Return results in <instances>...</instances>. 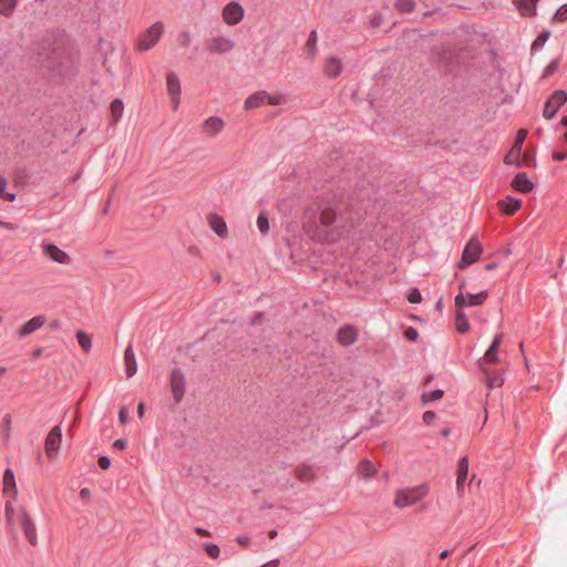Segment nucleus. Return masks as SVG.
<instances>
[{
	"mask_svg": "<svg viewBox=\"0 0 567 567\" xmlns=\"http://www.w3.org/2000/svg\"><path fill=\"white\" fill-rule=\"evenodd\" d=\"M427 493L429 487L425 484L402 488L398 491L394 504L396 507H408L422 499Z\"/></svg>",
	"mask_w": 567,
	"mask_h": 567,
	"instance_id": "nucleus-1",
	"label": "nucleus"
},
{
	"mask_svg": "<svg viewBox=\"0 0 567 567\" xmlns=\"http://www.w3.org/2000/svg\"><path fill=\"white\" fill-rule=\"evenodd\" d=\"M164 32V24L161 21L153 23L146 29L137 41V49L140 51H148L157 44Z\"/></svg>",
	"mask_w": 567,
	"mask_h": 567,
	"instance_id": "nucleus-2",
	"label": "nucleus"
},
{
	"mask_svg": "<svg viewBox=\"0 0 567 567\" xmlns=\"http://www.w3.org/2000/svg\"><path fill=\"white\" fill-rule=\"evenodd\" d=\"M481 254H482L481 243L477 240L476 237H472L467 241V244L462 252V257L458 262V268L464 269V268L468 267L470 265L474 264L480 258Z\"/></svg>",
	"mask_w": 567,
	"mask_h": 567,
	"instance_id": "nucleus-3",
	"label": "nucleus"
},
{
	"mask_svg": "<svg viewBox=\"0 0 567 567\" xmlns=\"http://www.w3.org/2000/svg\"><path fill=\"white\" fill-rule=\"evenodd\" d=\"M567 101V93L563 90L554 92L546 101L543 115L546 118H553L559 107Z\"/></svg>",
	"mask_w": 567,
	"mask_h": 567,
	"instance_id": "nucleus-4",
	"label": "nucleus"
},
{
	"mask_svg": "<svg viewBox=\"0 0 567 567\" xmlns=\"http://www.w3.org/2000/svg\"><path fill=\"white\" fill-rule=\"evenodd\" d=\"M487 298V291L482 290L477 293H468L464 295L463 292H460L455 296L454 303L455 308H466V307H475L481 306L485 302Z\"/></svg>",
	"mask_w": 567,
	"mask_h": 567,
	"instance_id": "nucleus-5",
	"label": "nucleus"
},
{
	"mask_svg": "<svg viewBox=\"0 0 567 567\" xmlns=\"http://www.w3.org/2000/svg\"><path fill=\"white\" fill-rule=\"evenodd\" d=\"M167 93L169 95L172 107L176 111L179 106L181 82L174 72H169L166 76Z\"/></svg>",
	"mask_w": 567,
	"mask_h": 567,
	"instance_id": "nucleus-6",
	"label": "nucleus"
},
{
	"mask_svg": "<svg viewBox=\"0 0 567 567\" xmlns=\"http://www.w3.org/2000/svg\"><path fill=\"white\" fill-rule=\"evenodd\" d=\"M234 47V41L226 37H214L207 41V50L215 54L228 53Z\"/></svg>",
	"mask_w": 567,
	"mask_h": 567,
	"instance_id": "nucleus-7",
	"label": "nucleus"
},
{
	"mask_svg": "<svg viewBox=\"0 0 567 567\" xmlns=\"http://www.w3.org/2000/svg\"><path fill=\"white\" fill-rule=\"evenodd\" d=\"M171 386L175 402L179 403L184 396L186 386L185 377L179 369H174L171 372Z\"/></svg>",
	"mask_w": 567,
	"mask_h": 567,
	"instance_id": "nucleus-8",
	"label": "nucleus"
},
{
	"mask_svg": "<svg viewBox=\"0 0 567 567\" xmlns=\"http://www.w3.org/2000/svg\"><path fill=\"white\" fill-rule=\"evenodd\" d=\"M244 18V8L235 1L227 3L223 10V19L229 25L239 23Z\"/></svg>",
	"mask_w": 567,
	"mask_h": 567,
	"instance_id": "nucleus-9",
	"label": "nucleus"
},
{
	"mask_svg": "<svg viewBox=\"0 0 567 567\" xmlns=\"http://www.w3.org/2000/svg\"><path fill=\"white\" fill-rule=\"evenodd\" d=\"M62 441V429L60 425H55L49 432L45 439V452L49 457H53L60 449Z\"/></svg>",
	"mask_w": 567,
	"mask_h": 567,
	"instance_id": "nucleus-10",
	"label": "nucleus"
},
{
	"mask_svg": "<svg viewBox=\"0 0 567 567\" xmlns=\"http://www.w3.org/2000/svg\"><path fill=\"white\" fill-rule=\"evenodd\" d=\"M225 127V122L221 117L209 116L202 125L203 133L208 137L217 136Z\"/></svg>",
	"mask_w": 567,
	"mask_h": 567,
	"instance_id": "nucleus-11",
	"label": "nucleus"
},
{
	"mask_svg": "<svg viewBox=\"0 0 567 567\" xmlns=\"http://www.w3.org/2000/svg\"><path fill=\"white\" fill-rule=\"evenodd\" d=\"M42 252L45 257H48L49 259L56 264H66L69 261V256L66 255V252L60 249L54 244L43 243Z\"/></svg>",
	"mask_w": 567,
	"mask_h": 567,
	"instance_id": "nucleus-12",
	"label": "nucleus"
},
{
	"mask_svg": "<svg viewBox=\"0 0 567 567\" xmlns=\"http://www.w3.org/2000/svg\"><path fill=\"white\" fill-rule=\"evenodd\" d=\"M21 528L29 543L35 546L38 544L35 525L24 509L21 513Z\"/></svg>",
	"mask_w": 567,
	"mask_h": 567,
	"instance_id": "nucleus-13",
	"label": "nucleus"
},
{
	"mask_svg": "<svg viewBox=\"0 0 567 567\" xmlns=\"http://www.w3.org/2000/svg\"><path fill=\"white\" fill-rule=\"evenodd\" d=\"M337 340L344 347L353 344L358 340L357 328L351 324L340 327L337 332Z\"/></svg>",
	"mask_w": 567,
	"mask_h": 567,
	"instance_id": "nucleus-14",
	"label": "nucleus"
},
{
	"mask_svg": "<svg viewBox=\"0 0 567 567\" xmlns=\"http://www.w3.org/2000/svg\"><path fill=\"white\" fill-rule=\"evenodd\" d=\"M47 319L44 316H35L28 320L23 326L20 327L18 330L19 338H25L40 329L44 323Z\"/></svg>",
	"mask_w": 567,
	"mask_h": 567,
	"instance_id": "nucleus-15",
	"label": "nucleus"
},
{
	"mask_svg": "<svg viewBox=\"0 0 567 567\" xmlns=\"http://www.w3.org/2000/svg\"><path fill=\"white\" fill-rule=\"evenodd\" d=\"M457 477H456V488L458 494H463L464 492V483L468 475V457L463 456L460 458L457 464Z\"/></svg>",
	"mask_w": 567,
	"mask_h": 567,
	"instance_id": "nucleus-16",
	"label": "nucleus"
},
{
	"mask_svg": "<svg viewBox=\"0 0 567 567\" xmlns=\"http://www.w3.org/2000/svg\"><path fill=\"white\" fill-rule=\"evenodd\" d=\"M124 364L126 377L130 379L137 371L136 358L132 346H128L124 351Z\"/></svg>",
	"mask_w": 567,
	"mask_h": 567,
	"instance_id": "nucleus-17",
	"label": "nucleus"
},
{
	"mask_svg": "<svg viewBox=\"0 0 567 567\" xmlns=\"http://www.w3.org/2000/svg\"><path fill=\"white\" fill-rule=\"evenodd\" d=\"M502 340H503V334L502 333H497L494 337L492 344L488 347V349L486 350V352L484 354V358L482 359L483 361H485L487 363H496V362H498L499 359H498V355H497V349L501 346Z\"/></svg>",
	"mask_w": 567,
	"mask_h": 567,
	"instance_id": "nucleus-18",
	"label": "nucleus"
},
{
	"mask_svg": "<svg viewBox=\"0 0 567 567\" xmlns=\"http://www.w3.org/2000/svg\"><path fill=\"white\" fill-rule=\"evenodd\" d=\"M266 99H268V93L266 91L255 92L246 99L245 109L252 110L260 107L266 104Z\"/></svg>",
	"mask_w": 567,
	"mask_h": 567,
	"instance_id": "nucleus-19",
	"label": "nucleus"
},
{
	"mask_svg": "<svg viewBox=\"0 0 567 567\" xmlns=\"http://www.w3.org/2000/svg\"><path fill=\"white\" fill-rule=\"evenodd\" d=\"M343 69L342 62L337 56H330L324 63V73L329 78H337L341 74Z\"/></svg>",
	"mask_w": 567,
	"mask_h": 567,
	"instance_id": "nucleus-20",
	"label": "nucleus"
},
{
	"mask_svg": "<svg viewBox=\"0 0 567 567\" xmlns=\"http://www.w3.org/2000/svg\"><path fill=\"white\" fill-rule=\"evenodd\" d=\"M512 186L522 193H528L533 189V183L528 179L526 173L516 174L513 178Z\"/></svg>",
	"mask_w": 567,
	"mask_h": 567,
	"instance_id": "nucleus-21",
	"label": "nucleus"
},
{
	"mask_svg": "<svg viewBox=\"0 0 567 567\" xmlns=\"http://www.w3.org/2000/svg\"><path fill=\"white\" fill-rule=\"evenodd\" d=\"M209 226L214 230L216 235L219 237H226L227 235V225L225 220L218 215H210L208 218Z\"/></svg>",
	"mask_w": 567,
	"mask_h": 567,
	"instance_id": "nucleus-22",
	"label": "nucleus"
},
{
	"mask_svg": "<svg viewBox=\"0 0 567 567\" xmlns=\"http://www.w3.org/2000/svg\"><path fill=\"white\" fill-rule=\"evenodd\" d=\"M455 328L458 333L464 334L470 330V322L464 312V309L456 308L455 312Z\"/></svg>",
	"mask_w": 567,
	"mask_h": 567,
	"instance_id": "nucleus-23",
	"label": "nucleus"
},
{
	"mask_svg": "<svg viewBox=\"0 0 567 567\" xmlns=\"http://www.w3.org/2000/svg\"><path fill=\"white\" fill-rule=\"evenodd\" d=\"M499 205L503 213L506 215H513L520 208L522 202L517 198L507 196L499 203Z\"/></svg>",
	"mask_w": 567,
	"mask_h": 567,
	"instance_id": "nucleus-24",
	"label": "nucleus"
},
{
	"mask_svg": "<svg viewBox=\"0 0 567 567\" xmlns=\"http://www.w3.org/2000/svg\"><path fill=\"white\" fill-rule=\"evenodd\" d=\"M12 417L10 413H6L0 421V436L4 444L9 442L11 435Z\"/></svg>",
	"mask_w": 567,
	"mask_h": 567,
	"instance_id": "nucleus-25",
	"label": "nucleus"
},
{
	"mask_svg": "<svg viewBox=\"0 0 567 567\" xmlns=\"http://www.w3.org/2000/svg\"><path fill=\"white\" fill-rule=\"evenodd\" d=\"M336 218H337L336 207L328 206L324 209H322V212L320 214V224L326 227L331 226L336 221Z\"/></svg>",
	"mask_w": 567,
	"mask_h": 567,
	"instance_id": "nucleus-26",
	"label": "nucleus"
},
{
	"mask_svg": "<svg viewBox=\"0 0 567 567\" xmlns=\"http://www.w3.org/2000/svg\"><path fill=\"white\" fill-rule=\"evenodd\" d=\"M297 477L300 482L308 483L315 477V470L310 465H301L296 470Z\"/></svg>",
	"mask_w": 567,
	"mask_h": 567,
	"instance_id": "nucleus-27",
	"label": "nucleus"
},
{
	"mask_svg": "<svg viewBox=\"0 0 567 567\" xmlns=\"http://www.w3.org/2000/svg\"><path fill=\"white\" fill-rule=\"evenodd\" d=\"M539 0H519V11L525 17H533L536 13V4Z\"/></svg>",
	"mask_w": 567,
	"mask_h": 567,
	"instance_id": "nucleus-28",
	"label": "nucleus"
},
{
	"mask_svg": "<svg viewBox=\"0 0 567 567\" xmlns=\"http://www.w3.org/2000/svg\"><path fill=\"white\" fill-rule=\"evenodd\" d=\"M374 464L369 460H363L359 464V474L364 478H370L375 474Z\"/></svg>",
	"mask_w": 567,
	"mask_h": 567,
	"instance_id": "nucleus-29",
	"label": "nucleus"
},
{
	"mask_svg": "<svg viewBox=\"0 0 567 567\" xmlns=\"http://www.w3.org/2000/svg\"><path fill=\"white\" fill-rule=\"evenodd\" d=\"M549 37L550 32L548 30H543L533 41L530 47L532 52H538L539 50H542L545 43L548 41Z\"/></svg>",
	"mask_w": 567,
	"mask_h": 567,
	"instance_id": "nucleus-30",
	"label": "nucleus"
},
{
	"mask_svg": "<svg viewBox=\"0 0 567 567\" xmlns=\"http://www.w3.org/2000/svg\"><path fill=\"white\" fill-rule=\"evenodd\" d=\"M19 0H0V16L10 17L17 8Z\"/></svg>",
	"mask_w": 567,
	"mask_h": 567,
	"instance_id": "nucleus-31",
	"label": "nucleus"
},
{
	"mask_svg": "<svg viewBox=\"0 0 567 567\" xmlns=\"http://www.w3.org/2000/svg\"><path fill=\"white\" fill-rule=\"evenodd\" d=\"M75 337L82 350L89 352L92 348V341L90 336L86 334L84 331H78Z\"/></svg>",
	"mask_w": 567,
	"mask_h": 567,
	"instance_id": "nucleus-32",
	"label": "nucleus"
},
{
	"mask_svg": "<svg viewBox=\"0 0 567 567\" xmlns=\"http://www.w3.org/2000/svg\"><path fill=\"white\" fill-rule=\"evenodd\" d=\"M123 110H124V104L121 99H114L111 102V114L115 121H117L122 116Z\"/></svg>",
	"mask_w": 567,
	"mask_h": 567,
	"instance_id": "nucleus-33",
	"label": "nucleus"
},
{
	"mask_svg": "<svg viewBox=\"0 0 567 567\" xmlns=\"http://www.w3.org/2000/svg\"><path fill=\"white\" fill-rule=\"evenodd\" d=\"M257 227L261 234H267L269 230V220L266 212L259 213L257 217Z\"/></svg>",
	"mask_w": 567,
	"mask_h": 567,
	"instance_id": "nucleus-34",
	"label": "nucleus"
},
{
	"mask_svg": "<svg viewBox=\"0 0 567 567\" xmlns=\"http://www.w3.org/2000/svg\"><path fill=\"white\" fill-rule=\"evenodd\" d=\"M395 8L400 12L409 13L414 10L415 2H414V0H396Z\"/></svg>",
	"mask_w": 567,
	"mask_h": 567,
	"instance_id": "nucleus-35",
	"label": "nucleus"
},
{
	"mask_svg": "<svg viewBox=\"0 0 567 567\" xmlns=\"http://www.w3.org/2000/svg\"><path fill=\"white\" fill-rule=\"evenodd\" d=\"M443 391L442 390H433V391H430V392H424L422 394V402L424 404H427L432 401H436V400H440L442 396H443Z\"/></svg>",
	"mask_w": 567,
	"mask_h": 567,
	"instance_id": "nucleus-36",
	"label": "nucleus"
},
{
	"mask_svg": "<svg viewBox=\"0 0 567 567\" xmlns=\"http://www.w3.org/2000/svg\"><path fill=\"white\" fill-rule=\"evenodd\" d=\"M3 486L4 491L13 488L16 486L14 474L11 468H7L3 473Z\"/></svg>",
	"mask_w": 567,
	"mask_h": 567,
	"instance_id": "nucleus-37",
	"label": "nucleus"
},
{
	"mask_svg": "<svg viewBox=\"0 0 567 567\" xmlns=\"http://www.w3.org/2000/svg\"><path fill=\"white\" fill-rule=\"evenodd\" d=\"M204 548L208 557L214 559L218 558L220 550L216 544L207 543L205 544Z\"/></svg>",
	"mask_w": 567,
	"mask_h": 567,
	"instance_id": "nucleus-38",
	"label": "nucleus"
},
{
	"mask_svg": "<svg viewBox=\"0 0 567 567\" xmlns=\"http://www.w3.org/2000/svg\"><path fill=\"white\" fill-rule=\"evenodd\" d=\"M554 21L563 22L567 20V3L560 6L553 17Z\"/></svg>",
	"mask_w": 567,
	"mask_h": 567,
	"instance_id": "nucleus-39",
	"label": "nucleus"
},
{
	"mask_svg": "<svg viewBox=\"0 0 567 567\" xmlns=\"http://www.w3.org/2000/svg\"><path fill=\"white\" fill-rule=\"evenodd\" d=\"M285 102H286V97L284 96V94H276V95L268 94V99H266V104H269V105H281Z\"/></svg>",
	"mask_w": 567,
	"mask_h": 567,
	"instance_id": "nucleus-40",
	"label": "nucleus"
},
{
	"mask_svg": "<svg viewBox=\"0 0 567 567\" xmlns=\"http://www.w3.org/2000/svg\"><path fill=\"white\" fill-rule=\"evenodd\" d=\"M408 300L411 303H420L422 301L421 292L417 288H411L408 293Z\"/></svg>",
	"mask_w": 567,
	"mask_h": 567,
	"instance_id": "nucleus-41",
	"label": "nucleus"
},
{
	"mask_svg": "<svg viewBox=\"0 0 567 567\" xmlns=\"http://www.w3.org/2000/svg\"><path fill=\"white\" fill-rule=\"evenodd\" d=\"M559 66L558 60H553L544 70L543 78H549L551 74H554Z\"/></svg>",
	"mask_w": 567,
	"mask_h": 567,
	"instance_id": "nucleus-42",
	"label": "nucleus"
},
{
	"mask_svg": "<svg viewBox=\"0 0 567 567\" xmlns=\"http://www.w3.org/2000/svg\"><path fill=\"white\" fill-rule=\"evenodd\" d=\"M177 41L182 47H188L192 42V37L188 31H183L178 34Z\"/></svg>",
	"mask_w": 567,
	"mask_h": 567,
	"instance_id": "nucleus-43",
	"label": "nucleus"
},
{
	"mask_svg": "<svg viewBox=\"0 0 567 567\" xmlns=\"http://www.w3.org/2000/svg\"><path fill=\"white\" fill-rule=\"evenodd\" d=\"M486 374H488V373L486 372ZM502 384H503V379L501 377L494 375L492 378V377L487 375V386L489 389L495 388V386H501Z\"/></svg>",
	"mask_w": 567,
	"mask_h": 567,
	"instance_id": "nucleus-44",
	"label": "nucleus"
},
{
	"mask_svg": "<svg viewBox=\"0 0 567 567\" xmlns=\"http://www.w3.org/2000/svg\"><path fill=\"white\" fill-rule=\"evenodd\" d=\"M526 135H527V131L526 130L522 128V130H519L517 132V136L515 138V147H519L520 148V146L524 143V140H525Z\"/></svg>",
	"mask_w": 567,
	"mask_h": 567,
	"instance_id": "nucleus-45",
	"label": "nucleus"
},
{
	"mask_svg": "<svg viewBox=\"0 0 567 567\" xmlns=\"http://www.w3.org/2000/svg\"><path fill=\"white\" fill-rule=\"evenodd\" d=\"M317 41H318V37H317V31L316 30H312L309 34V38H308V41H307V45L308 48L311 50V49H315L316 45H317Z\"/></svg>",
	"mask_w": 567,
	"mask_h": 567,
	"instance_id": "nucleus-46",
	"label": "nucleus"
},
{
	"mask_svg": "<svg viewBox=\"0 0 567 567\" xmlns=\"http://www.w3.org/2000/svg\"><path fill=\"white\" fill-rule=\"evenodd\" d=\"M97 464L102 470H107L111 466V458L106 455H102L99 457Z\"/></svg>",
	"mask_w": 567,
	"mask_h": 567,
	"instance_id": "nucleus-47",
	"label": "nucleus"
},
{
	"mask_svg": "<svg viewBox=\"0 0 567 567\" xmlns=\"http://www.w3.org/2000/svg\"><path fill=\"white\" fill-rule=\"evenodd\" d=\"M404 336L408 340L410 341H415L417 339V331L416 329L412 328V327H409L408 329H405L404 331Z\"/></svg>",
	"mask_w": 567,
	"mask_h": 567,
	"instance_id": "nucleus-48",
	"label": "nucleus"
},
{
	"mask_svg": "<svg viewBox=\"0 0 567 567\" xmlns=\"http://www.w3.org/2000/svg\"><path fill=\"white\" fill-rule=\"evenodd\" d=\"M436 415L433 411H426L423 413V422L431 424L435 420Z\"/></svg>",
	"mask_w": 567,
	"mask_h": 567,
	"instance_id": "nucleus-49",
	"label": "nucleus"
},
{
	"mask_svg": "<svg viewBox=\"0 0 567 567\" xmlns=\"http://www.w3.org/2000/svg\"><path fill=\"white\" fill-rule=\"evenodd\" d=\"M127 443L123 439H117L113 442V447L116 450H124L126 447Z\"/></svg>",
	"mask_w": 567,
	"mask_h": 567,
	"instance_id": "nucleus-50",
	"label": "nucleus"
},
{
	"mask_svg": "<svg viewBox=\"0 0 567 567\" xmlns=\"http://www.w3.org/2000/svg\"><path fill=\"white\" fill-rule=\"evenodd\" d=\"M553 158L557 162H563L567 159V152H555Z\"/></svg>",
	"mask_w": 567,
	"mask_h": 567,
	"instance_id": "nucleus-51",
	"label": "nucleus"
},
{
	"mask_svg": "<svg viewBox=\"0 0 567 567\" xmlns=\"http://www.w3.org/2000/svg\"><path fill=\"white\" fill-rule=\"evenodd\" d=\"M80 497H81L82 499L89 501V499H90V497H91V492H90V489H89V488H86V487L82 488V489L80 491Z\"/></svg>",
	"mask_w": 567,
	"mask_h": 567,
	"instance_id": "nucleus-52",
	"label": "nucleus"
},
{
	"mask_svg": "<svg viewBox=\"0 0 567 567\" xmlns=\"http://www.w3.org/2000/svg\"><path fill=\"white\" fill-rule=\"evenodd\" d=\"M118 420L122 424H125L127 422V413L124 408L120 410Z\"/></svg>",
	"mask_w": 567,
	"mask_h": 567,
	"instance_id": "nucleus-53",
	"label": "nucleus"
},
{
	"mask_svg": "<svg viewBox=\"0 0 567 567\" xmlns=\"http://www.w3.org/2000/svg\"><path fill=\"white\" fill-rule=\"evenodd\" d=\"M262 318H264V313H261V312L256 313V315L252 317V319H251V324H254V326H255V324L260 323V322H261V320H262Z\"/></svg>",
	"mask_w": 567,
	"mask_h": 567,
	"instance_id": "nucleus-54",
	"label": "nucleus"
},
{
	"mask_svg": "<svg viewBox=\"0 0 567 567\" xmlns=\"http://www.w3.org/2000/svg\"><path fill=\"white\" fill-rule=\"evenodd\" d=\"M195 532L199 536H209L210 535V533L207 529L202 528V527H196Z\"/></svg>",
	"mask_w": 567,
	"mask_h": 567,
	"instance_id": "nucleus-55",
	"label": "nucleus"
},
{
	"mask_svg": "<svg viewBox=\"0 0 567 567\" xmlns=\"http://www.w3.org/2000/svg\"><path fill=\"white\" fill-rule=\"evenodd\" d=\"M7 188V181L0 176V195L4 194Z\"/></svg>",
	"mask_w": 567,
	"mask_h": 567,
	"instance_id": "nucleus-56",
	"label": "nucleus"
},
{
	"mask_svg": "<svg viewBox=\"0 0 567 567\" xmlns=\"http://www.w3.org/2000/svg\"><path fill=\"white\" fill-rule=\"evenodd\" d=\"M278 564H279V560L278 559H272L266 564H264L262 566L260 567H278Z\"/></svg>",
	"mask_w": 567,
	"mask_h": 567,
	"instance_id": "nucleus-57",
	"label": "nucleus"
},
{
	"mask_svg": "<svg viewBox=\"0 0 567 567\" xmlns=\"http://www.w3.org/2000/svg\"><path fill=\"white\" fill-rule=\"evenodd\" d=\"M0 227H3V228L9 229V230L14 229V226L12 224L7 223V221H2V220H0Z\"/></svg>",
	"mask_w": 567,
	"mask_h": 567,
	"instance_id": "nucleus-58",
	"label": "nucleus"
},
{
	"mask_svg": "<svg viewBox=\"0 0 567 567\" xmlns=\"http://www.w3.org/2000/svg\"><path fill=\"white\" fill-rule=\"evenodd\" d=\"M237 542L240 544V545H247L249 543V538L247 536H239L237 538Z\"/></svg>",
	"mask_w": 567,
	"mask_h": 567,
	"instance_id": "nucleus-59",
	"label": "nucleus"
},
{
	"mask_svg": "<svg viewBox=\"0 0 567 567\" xmlns=\"http://www.w3.org/2000/svg\"><path fill=\"white\" fill-rule=\"evenodd\" d=\"M137 414L140 417H143L144 415V404L143 403H140L138 406H137Z\"/></svg>",
	"mask_w": 567,
	"mask_h": 567,
	"instance_id": "nucleus-60",
	"label": "nucleus"
},
{
	"mask_svg": "<svg viewBox=\"0 0 567 567\" xmlns=\"http://www.w3.org/2000/svg\"><path fill=\"white\" fill-rule=\"evenodd\" d=\"M450 555V550L449 549H444L440 553V558L441 559H445L447 558V556Z\"/></svg>",
	"mask_w": 567,
	"mask_h": 567,
	"instance_id": "nucleus-61",
	"label": "nucleus"
},
{
	"mask_svg": "<svg viewBox=\"0 0 567 567\" xmlns=\"http://www.w3.org/2000/svg\"><path fill=\"white\" fill-rule=\"evenodd\" d=\"M451 433V430L449 427H444L442 431H441V434L442 436L444 437H447Z\"/></svg>",
	"mask_w": 567,
	"mask_h": 567,
	"instance_id": "nucleus-62",
	"label": "nucleus"
},
{
	"mask_svg": "<svg viewBox=\"0 0 567 567\" xmlns=\"http://www.w3.org/2000/svg\"><path fill=\"white\" fill-rule=\"evenodd\" d=\"M496 266H497V265H496L495 262H491V264H487V265L485 266V269H486V270H488V271H489V270H494V269L496 268Z\"/></svg>",
	"mask_w": 567,
	"mask_h": 567,
	"instance_id": "nucleus-63",
	"label": "nucleus"
},
{
	"mask_svg": "<svg viewBox=\"0 0 567 567\" xmlns=\"http://www.w3.org/2000/svg\"><path fill=\"white\" fill-rule=\"evenodd\" d=\"M560 124H561L563 126H567V114H566V115H564V116L561 117V120H560Z\"/></svg>",
	"mask_w": 567,
	"mask_h": 567,
	"instance_id": "nucleus-64",
	"label": "nucleus"
}]
</instances>
